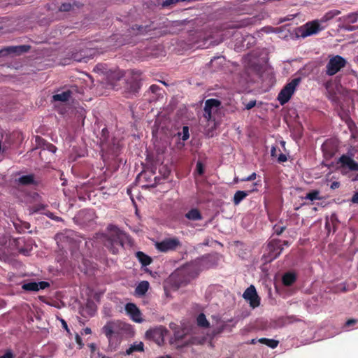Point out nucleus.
Wrapping results in <instances>:
<instances>
[{
    "label": "nucleus",
    "instance_id": "f257e3e1",
    "mask_svg": "<svg viewBox=\"0 0 358 358\" xmlns=\"http://www.w3.org/2000/svg\"><path fill=\"white\" fill-rule=\"evenodd\" d=\"M105 246L113 253L117 254L123 247L124 241L127 238V234L113 225L107 228V233L104 236Z\"/></svg>",
    "mask_w": 358,
    "mask_h": 358
},
{
    "label": "nucleus",
    "instance_id": "f03ea898",
    "mask_svg": "<svg viewBox=\"0 0 358 358\" xmlns=\"http://www.w3.org/2000/svg\"><path fill=\"white\" fill-rule=\"evenodd\" d=\"M326 25H322L319 20H314L306 22L298 28L296 34L301 38L316 35L326 28Z\"/></svg>",
    "mask_w": 358,
    "mask_h": 358
},
{
    "label": "nucleus",
    "instance_id": "7ed1b4c3",
    "mask_svg": "<svg viewBox=\"0 0 358 358\" xmlns=\"http://www.w3.org/2000/svg\"><path fill=\"white\" fill-rule=\"evenodd\" d=\"M220 101L210 99L206 101L203 112V118L208 122V126L215 127V115L219 110Z\"/></svg>",
    "mask_w": 358,
    "mask_h": 358
},
{
    "label": "nucleus",
    "instance_id": "20e7f679",
    "mask_svg": "<svg viewBox=\"0 0 358 358\" xmlns=\"http://www.w3.org/2000/svg\"><path fill=\"white\" fill-rule=\"evenodd\" d=\"M347 64L345 58L340 55H330L326 64L325 73L327 76H332L339 72Z\"/></svg>",
    "mask_w": 358,
    "mask_h": 358
},
{
    "label": "nucleus",
    "instance_id": "39448f33",
    "mask_svg": "<svg viewBox=\"0 0 358 358\" xmlns=\"http://www.w3.org/2000/svg\"><path fill=\"white\" fill-rule=\"evenodd\" d=\"M300 81L301 79L299 78L293 79L280 92L278 96V100L281 105H284L289 101L296 90L297 85L300 83Z\"/></svg>",
    "mask_w": 358,
    "mask_h": 358
},
{
    "label": "nucleus",
    "instance_id": "423d86ee",
    "mask_svg": "<svg viewBox=\"0 0 358 358\" xmlns=\"http://www.w3.org/2000/svg\"><path fill=\"white\" fill-rule=\"evenodd\" d=\"M167 329L162 326L151 329L145 332V337L155 342L158 345H162L164 341V337L167 334Z\"/></svg>",
    "mask_w": 358,
    "mask_h": 358
},
{
    "label": "nucleus",
    "instance_id": "0eeeda50",
    "mask_svg": "<svg viewBox=\"0 0 358 358\" xmlns=\"http://www.w3.org/2000/svg\"><path fill=\"white\" fill-rule=\"evenodd\" d=\"M125 88L129 95L138 92L140 88V74L138 72L128 73Z\"/></svg>",
    "mask_w": 358,
    "mask_h": 358
},
{
    "label": "nucleus",
    "instance_id": "6e6552de",
    "mask_svg": "<svg viewBox=\"0 0 358 358\" xmlns=\"http://www.w3.org/2000/svg\"><path fill=\"white\" fill-rule=\"evenodd\" d=\"M124 324L120 320H111L103 327L102 331L110 341L114 334H118L123 329Z\"/></svg>",
    "mask_w": 358,
    "mask_h": 358
},
{
    "label": "nucleus",
    "instance_id": "1a4fd4ad",
    "mask_svg": "<svg viewBox=\"0 0 358 358\" xmlns=\"http://www.w3.org/2000/svg\"><path fill=\"white\" fill-rule=\"evenodd\" d=\"M179 246H180V242L177 238H166L155 243L156 248L163 252L174 250Z\"/></svg>",
    "mask_w": 358,
    "mask_h": 358
},
{
    "label": "nucleus",
    "instance_id": "9d476101",
    "mask_svg": "<svg viewBox=\"0 0 358 358\" xmlns=\"http://www.w3.org/2000/svg\"><path fill=\"white\" fill-rule=\"evenodd\" d=\"M243 298L249 302L250 306L255 308L259 306L260 299L257 295L255 286L250 285L243 294Z\"/></svg>",
    "mask_w": 358,
    "mask_h": 358
},
{
    "label": "nucleus",
    "instance_id": "9b49d317",
    "mask_svg": "<svg viewBox=\"0 0 358 358\" xmlns=\"http://www.w3.org/2000/svg\"><path fill=\"white\" fill-rule=\"evenodd\" d=\"M125 311L131 319L137 323L143 322L142 314L138 308L133 303H128L125 306Z\"/></svg>",
    "mask_w": 358,
    "mask_h": 358
},
{
    "label": "nucleus",
    "instance_id": "f8f14e48",
    "mask_svg": "<svg viewBox=\"0 0 358 358\" xmlns=\"http://www.w3.org/2000/svg\"><path fill=\"white\" fill-rule=\"evenodd\" d=\"M49 286V283L45 281L38 282H30L22 285V287L26 291H38L44 289Z\"/></svg>",
    "mask_w": 358,
    "mask_h": 358
},
{
    "label": "nucleus",
    "instance_id": "ddd939ff",
    "mask_svg": "<svg viewBox=\"0 0 358 358\" xmlns=\"http://www.w3.org/2000/svg\"><path fill=\"white\" fill-rule=\"evenodd\" d=\"M339 162L351 171H358V163L350 157L343 155L340 157Z\"/></svg>",
    "mask_w": 358,
    "mask_h": 358
},
{
    "label": "nucleus",
    "instance_id": "4468645a",
    "mask_svg": "<svg viewBox=\"0 0 358 358\" xmlns=\"http://www.w3.org/2000/svg\"><path fill=\"white\" fill-rule=\"evenodd\" d=\"M15 182L21 185H29L36 183L34 174L22 176L15 180Z\"/></svg>",
    "mask_w": 358,
    "mask_h": 358
},
{
    "label": "nucleus",
    "instance_id": "2eb2a0df",
    "mask_svg": "<svg viewBox=\"0 0 358 358\" xmlns=\"http://www.w3.org/2000/svg\"><path fill=\"white\" fill-rule=\"evenodd\" d=\"M29 47L27 45L10 46L0 51V54H2L4 52H6L7 54H20L22 52H27L29 50Z\"/></svg>",
    "mask_w": 358,
    "mask_h": 358
},
{
    "label": "nucleus",
    "instance_id": "dca6fc26",
    "mask_svg": "<svg viewBox=\"0 0 358 358\" xmlns=\"http://www.w3.org/2000/svg\"><path fill=\"white\" fill-rule=\"evenodd\" d=\"M341 14V11L338 10H331L327 12L319 20L322 25H324L325 23L334 19L335 17Z\"/></svg>",
    "mask_w": 358,
    "mask_h": 358
},
{
    "label": "nucleus",
    "instance_id": "f3484780",
    "mask_svg": "<svg viewBox=\"0 0 358 358\" xmlns=\"http://www.w3.org/2000/svg\"><path fill=\"white\" fill-rule=\"evenodd\" d=\"M150 287V284L148 281H141L136 287L135 294L138 296H143L145 294Z\"/></svg>",
    "mask_w": 358,
    "mask_h": 358
},
{
    "label": "nucleus",
    "instance_id": "a211bd4d",
    "mask_svg": "<svg viewBox=\"0 0 358 358\" xmlns=\"http://www.w3.org/2000/svg\"><path fill=\"white\" fill-rule=\"evenodd\" d=\"M71 96V92L69 90H66L64 92H62L59 94H56L53 95L52 99L55 101H59L62 103H65L69 100V99Z\"/></svg>",
    "mask_w": 358,
    "mask_h": 358
},
{
    "label": "nucleus",
    "instance_id": "6ab92c4d",
    "mask_svg": "<svg viewBox=\"0 0 358 358\" xmlns=\"http://www.w3.org/2000/svg\"><path fill=\"white\" fill-rule=\"evenodd\" d=\"M144 351V344L143 342H134L132 343L130 347L126 350V355H130L134 352H143Z\"/></svg>",
    "mask_w": 358,
    "mask_h": 358
},
{
    "label": "nucleus",
    "instance_id": "aec40b11",
    "mask_svg": "<svg viewBox=\"0 0 358 358\" xmlns=\"http://www.w3.org/2000/svg\"><path fill=\"white\" fill-rule=\"evenodd\" d=\"M185 217L189 220L196 221L201 220L202 219V216L199 210L196 208H193L188 211L185 214Z\"/></svg>",
    "mask_w": 358,
    "mask_h": 358
},
{
    "label": "nucleus",
    "instance_id": "412c9836",
    "mask_svg": "<svg viewBox=\"0 0 358 358\" xmlns=\"http://www.w3.org/2000/svg\"><path fill=\"white\" fill-rule=\"evenodd\" d=\"M247 191H237L234 196L233 202L235 205H238L250 193Z\"/></svg>",
    "mask_w": 358,
    "mask_h": 358
},
{
    "label": "nucleus",
    "instance_id": "4be33fe9",
    "mask_svg": "<svg viewBox=\"0 0 358 358\" xmlns=\"http://www.w3.org/2000/svg\"><path fill=\"white\" fill-rule=\"evenodd\" d=\"M136 256L141 263L142 266H148L152 262V259L143 252H137Z\"/></svg>",
    "mask_w": 358,
    "mask_h": 358
},
{
    "label": "nucleus",
    "instance_id": "5701e85b",
    "mask_svg": "<svg viewBox=\"0 0 358 358\" xmlns=\"http://www.w3.org/2000/svg\"><path fill=\"white\" fill-rule=\"evenodd\" d=\"M296 280V276L294 273H287L282 277V282L285 285L289 286L293 284Z\"/></svg>",
    "mask_w": 358,
    "mask_h": 358
},
{
    "label": "nucleus",
    "instance_id": "b1692460",
    "mask_svg": "<svg viewBox=\"0 0 358 358\" xmlns=\"http://www.w3.org/2000/svg\"><path fill=\"white\" fill-rule=\"evenodd\" d=\"M258 341L261 343L266 345L267 346L270 347L272 349L275 348L279 343L278 341L274 339H268L266 338H262L259 339Z\"/></svg>",
    "mask_w": 358,
    "mask_h": 358
},
{
    "label": "nucleus",
    "instance_id": "393cba45",
    "mask_svg": "<svg viewBox=\"0 0 358 358\" xmlns=\"http://www.w3.org/2000/svg\"><path fill=\"white\" fill-rule=\"evenodd\" d=\"M358 20V13H352L340 18V20L348 23H355Z\"/></svg>",
    "mask_w": 358,
    "mask_h": 358
},
{
    "label": "nucleus",
    "instance_id": "a878e982",
    "mask_svg": "<svg viewBox=\"0 0 358 358\" xmlns=\"http://www.w3.org/2000/svg\"><path fill=\"white\" fill-rule=\"evenodd\" d=\"M305 199L310 200L311 201H315V200H320L321 197L320 196V191L318 190H314L309 193H308L306 196L304 197Z\"/></svg>",
    "mask_w": 358,
    "mask_h": 358
},
{
    "label": "nucleus",
    "instance_id": "bb28decb",
    "mask_svg": "<svg viewBox=\"0 0 358 358\" xmlns=\"http://www.w3.org/2000/svg\"><path fill=\"white\" fill-rule=\"evenodd\" d=\"M196 321L199 327H208L209 326V322L203 313H201L198 315Z\"/></svg>",
    "mask_w": 358,
    "mask_h": 358
},
{
    "label": "nucleus",
    "instance_id": "cd10ccee",
    "mask_svg": "<svg viewBox=\"0 0 358 358\" xmlns=\"http://www.w3.org/2000/svg\"><path fill=\"white\" fill-rule=\"evenodd\" d=\"M185 333L183 331H175L174 337L171 339V342L173 343L174 341H179L183 338Z\"/></svg>",
    "mask_w": 358,
    "mask_h": 358
},
{
    "label": "nucleus",
    "instance_id": "c85d7f7f",
    "mask_svg": "<svg viewBox=\"0 0 358 358\" xmlns=\"http://www.w3.org/2000/svg\"><path fill=\"white\" fill-rule=\"evenodd\" d=\"M201 265V261H195L192 262L191 264L188 265L187 267V271H190L194 268H197Z\"/></svg>",
    "mask_w": 358,
    "mask_h": 358
},
{
    "label": "nucleus",
    "instance_id": "c756f323",
    "mask_svg": "<svg viewBox=\"0 0 358 358\" xmlns=\"http://www.w3.org/2000/svg\"><path fill=\"white\" fill-rule=\"evenodd\" d=\"M261 31L264 32L266 34L274 33V31H277L274 29V27L271 26H266L261 29Z\"/></svg>",
    "mask_w": 358,
    "mask_h": 358
},
{
    "label": "nucleus",
    "instance_id": "7c9ffc66",
    "mask_svg": "<svg viewBox=\"0 0 358 358\" xmlns=\"http://www.w3.org/2000/svg\"><path fill=\"white\" fill-rule=\"evenodd\" d=\"M189 129H188V127H184L183 129H182V139L183 141H186L189 138Z\"/></svg>",
    "mask_w": 358,
    "mask_h": 358
},
{
    "label": "nucleus",
    "instance_id": "2f4dec72",
    "mask_svg": "<svg viewBox=\"0 0 358 358\" xmlns=\"http://www.w3.org/2000/svg\"><path fill=\"white\" fill-rule=\"evenodd\" d=\"M71 8V5L70 3H65L62 4V6L59 8V10L69 11V10H70Z\"/></svg>",
    "mask_w": 358,
    "mask_h": 358
},
{
    "label": "nucleus",
    "instance_id": "473e14b6",
    "mask_svg": "<svg viewBox=\"0 0 358 358\" xmlns=\"http://www.w3.org/2000/svg\"><path fill=\"white\" fill-rule=\"evenodd\" d=\"M256 105V101L255 100H251L248 101V103H245V108L247 110H250L252 108Z\"/></svg>",
    "mask_w": 358,
    "mask_h": 358
},
{
    "label": "nucleus",
    "instance_id": "72a5a7b5",
    "mask_svg": "<svg viewBox=\"0 0 358 358\" xmlns=\"http://www.w3.org/2000/svg\"><path fill=\"white\" fill-rule=\"evenodd\" d=\"M186 22V21L183 20V21H174L172 22V27H182L185 23Z\"/></svg>",
    "mask_w": 358,
    "mask_h": 358
},
{
    "label": "nucleus",
    "instance_id": "f704fd0d",
    "mask_svg": "<svg viewBox=\"0 0 358 358\" xmlns=\"http://www.w3.org/2000/svg\"><path fill=\"white\" fill-rule=\"evenodd\" d=\"M247 24H248V22H245V20H243V21H241L240 22L235 24L234 25L232 26V27L233 28H240V27H245Z\"/></svg>",
    "mask_w": 358,
    "mask_h": 358
},
{
    "label": "nucleus",
    "instance_id": "c9c22d12",
    "mask_svg": "<svg viewBox=\"0 0 358 358\" xmlns=\"http://www.w3.org/2000/svg\"><path fill=\"white\" fill-rule=\"evenodd\" d=\"M196 171H197L198 173L200 174V175L203 173V169L202 164L201 162H197V164H196Z\"/></svg>",
    "mask_w": 358,
    "mask_h": 358
},
{
    "label": "nucleus",
    "instance_id": "e433bc0d",
    "mask_svg": "<svg viewBox=\"0 0 358 358\" xmlns=\"http://www.w3.org/2000/svg\"><path fill=\"white\" fill-rule=\"evenodd\" d=\"M14 356L11 351H7L3 355L1 356L0 358H13Z\"/></svg>",
    "mask_w": 358,
    "mask_h": 358
},
{
    "label": "nucleus",
    "instance_id": "4c0bfd02",
    "mask_svg": "<svg viewBox=\"0 0 358 358\" xmlns=\"http://www.w3.org/2000/svg\"><path fill=\"white\" fill-rule=\"evenodd\" d=\"M256 173H252L250 176H249L248 177H247L245 179H243L242 180L243 181H250V180H253L256 178Z\"/></svg>",
    "mask_w": 358,
    "mask_h": 358
},
{
    "label": "nucleus",
    "instance_id": "58836bf2",
    "mask_svg": "<svg viewBox=\"0 0 358 358\" xmlns=\"http://www.w3.org/2000/svg\"><path fill=\"white\" fill-rule=\"evenodd\" d=\"M287 160V156L284 154H280L278 157V161L279 162H285Z\"/></svg>",
    "mask_w": 358,
    "mask_h": 358
},
{
    "label": "nucleus",
    "instance_id": "ea45409f",
    "mask_svg": "<svg viewBox=\"0 0 358 358\" xmlns=\"http://www.w3.org/2000/svg\"><path fill=\"white\" fill-rule=\"evenodd\" d=\"M351 201L353 203H358V191L355 192V194L352 196Z\"/></svg>",
    "mask_w": 358,
    "mask_h": 358
},
{
    "label": "nucleus",
    "instance_id": "a19ab883",
    "mask_svg": "<svg viewBox=\"0 0 358 358\" xmlns=\"http://www.w3.org/2000/svg\"><path fill=\"white\" fill-rule=\"evenodd\" d=\"M343 29L346 31H352L357 29V27L355 26L348 25L343 27Z\"/></svg>",
    "mask_w": 358,
    "mask_h": 358
},
{
    "label": "nucleus",
    "instance_id": "79ce46f5",
    "mask_svg": "<svg viewBox=\"0 0 358 358\" xmlns=\"http://www.w3.org/2000/svg\"><path fill=\"white\" fill-rule=\"evenodd\" d=\"M159 89V87L155 85H152L150 87V91L153 93H157Z\"/></svg>",
    "mask_w": 358,
    "mask_h": 358
},
{
    "label": "nucleus",
    "instance_id": "37998d69",
    "mask_svg": "<svg viewBox=\"0 0 358 358\" xmlns=\"http://www.w3.org/2000/svg\"><path fill=\"white\" fill-rule=\"evenodd\" d=\"M45 208V205L41 204L35 207V209H34V212H37L41 209H44Z\"/></svg>",
    "mask_w": 358,
    "mask_h": 358
},
{
    "label": "nucleus",
    "instance_id": "c03bdc74",
    "mask_svg": "<svg viewBox=\"0 0 358 358\" xmlns=\"http://www.w3.org/2000/svg\"><path fill=\"white\" fill-rule=\"evenodd\" d=\"M356 322H357V320H355L354 319L348 320L346 322V326H350V325L355 324Z\"/></svg>",
    "mask_w": 358,
    "mask_h": 358
},
{
    "label": "nucleus",
    "instance_id": "a18cd8bd",
    "mask_svg": "<svg viewBox=\"0 0 358 358\" xmlns=\"http://www.w3.org/2000/svg\"><path fill=\"white\" fill-rule=\"evenodd\" d=\"M339 186H340V183L338 182H333L332 184L331 185V188L336 189V188L339 187Z\"/></svg>",
    "mask_w": 358,
    "mask_h": 358
},
{
    "label": "nucleus",
    "instance_id": "49530a36",
    "mask_svg": "<svg viewBox=\"0 0 358 358\" xmlns=\"http://www.w3.org/2000/svg\"><path fill=\"white\" fill-rule=\"evenodd\" d=\"M271 155L272 157H275L276 155V148L273 146L271 150Z\"/></svg>",
    "mask_w": 358,
    "mask_h": 358
},
{
    "label": "nucleus",
    "instance_id": "de8ad7c7",
    "mask_svg": "<svg viewBox=\"0 0 358 358\" xmlns=\"http://www.w3.org/2000/svg\"><path fill=\"white\" fill-rule=\"evenodd\" d=\"M169 327L171 329H173L174 331H177V325L175 323H170Z\"/></svg>",
    "mask_w": 358,
    "mask_h": 358
},
{
    "label": "nucleus",
    "instance_id": "09e8293b",
    "mask_svg": "<svg viewBox=\"0 0 358 358\" xmlns=\"http://www.w3.org/2000/svg\"><path fill=\"white\" fill-rule=\"evenodd\" d=\"M48 149L50 151H51L52 152H55L56 151V148L55 146L52 145H50L49 147H48Z\"/></svg>",
    "mask_w": 358,
    "mask_h": 358
},
{
    "label": "nucleus",
    "instance_id": "8fccbe9b",
    "mask_svg": "<svg viewBox=\"0 0 358 358\" xmlns=\"http://www.w3.org/2000/svg\"><path fill=\"white\" fill-rule=\"evenodd\" d=\"M84 331H85V334H91V329H90V328H88V327L85 328V329H84Z\"/></svg>",
    "mask_w": 358,
    "mask_h": 358
},
{
    "label": "nucleus",
    "instance_id": "3c124183",
    "mask_svg": "<svg viewBox=\"0 0 358 358\" xmlns=\"http://www.w3.org/2000/svg\"><path fill=\"white\" fill-rule=\"evenodd\" d=\"M274 29L277 31H274V33H276V34L280 33L282 31V29L280 27H276V28H274Z\"/></svg>",
    "mask_w": 358,
    "mask_h": 358
},
{
    "label": "nucleus",
    "instance_id": "603ef678",
    "mask_svg": "<svg viewBox=\"0 0 358 358\" xmlns=\"http://www.w3.org/2000/svg\"><path fill=\"white\" fill-rule=\"evenodd\" d=\"M62 325H63L64 328H65L66 329H67V324H66V322L64 320H62Z\"/></svg>",
    "mask_w": 358,
    "mask_h": 358
},
{
    "label": "nucleus",
    "instance_id": "864d4df0",
    "mask_svg": "<svg viewBox=\"0 0 358 358\" xmlns=\"http://www.w3.org/2000/svg\"><path fill=\"white\" fill-rule=\"evenodd\" d=\"M76 341L77 343L81 345V339L78 336H76Z\"/></svg>",
    "mask_w": 358,
    "mask_h": 358
},
{
    "label": "nucleus",
    "instance_id": "5fc2aeb1",
    "mask_svg": "<svg viewBox=\"0 0 358 358\" xmlns=\"http://www.w3.org/2000/svg\"><path fill=\"white\" fill-rule=\"evenodd\" d=\"M74 59H75V60H76V61H78V62H81V61H82V59H81L78 58V57H74Z\"/></svg>",
    "mask_w": 358,
    "mask_h": 358
},
{
    "label": "nucleus",
    "instance_id": "6e6d98bb",
    "mask_svg": "<svg viewBox=\"0 0 358 358\" xmlns=\"http://www.w3.org/2000/svg\"><path fill=\"white\" fill-rule=\"evenodd\" d=\"M352 180H354V181H355V180H358V173L357 174V176H355V178L352 179Z\"/></svg>",
    "mask_w": 358,
    "mask_h": 358
},
{
    "label": "nucleus",
    "instance_id": "4d7b16f0",
    "mask_svg": "<svg viewBox=\"0 0 358 358\" xmlns=\"http://www.w3.org/2000/svg\"><path fill=\"white\" fill-rule=\"evenodd\" d=\"M250 343H252V344H255V343H256V340H255V339H252V340L251 341Z\"/></svg>",
    "mask_w": 358,
    "mask_h": 358
},
{
    "label": "nucleus",
    "instance_id": "13d9d810",
    "mask_svg": "<svg viewBox=\"0 0 358 358\" xmlns=\"http://www.w3.org/2000/svg\"><path fill=\"white\" fill-rule=\"evenodd\" d=\"M161 358H171V357L166 355V356L162 357Z\"/></svg>",
    "mask_w": 358,
    "mask_h": 358
},
{
    "label": "nucleus",
    "instance_id": "bf43d9fd",
    "mask_svg": "<svg viewBox=\"0 0 358 358\" xmlns=\"http://www.w3.org/2000/svg\"><path fill=\"white\" fill-rule=\"evenodd\" d=\"M199 271H200V270H197V271H196V272H195V274H194V275H192V276L194 277V276L198 274V273H199Z\"/></svg>",
    "mask_w": 358,
    "mask_h": 358
},
{
    "label": "nucleus",
    "instance_id": "052dcab7",
    "mask_svg": "<svg viewBox=\"0 0 358 358\" xmlns=\"http://www.w3.org/2000/svg\"><path fill=\"white\" fill-rule=\"evenodd\" d=\"M36 141H42V139L40 137H37Z\"/></svg>",
    "mask_w": 358,
    "mask_h": 358
},
{
    "label": "nucleus",
    "instance_id": "680f3d73",
    "mask_svg": "<svg viewBox=\"0 0 358 358\" xmlns=\"http://www.w3.org/2000/svg\"><path fill=\"white\" fill-rule=\"evenodd\" d=\"M284 244H285V245H288V243H287V241H285V242H284Z\"/></svg>",
    "mask_w": 358,
    "mask_h": 358
},
{
    "label": "nucleus",
    "instance_id": "e2e57ef3",
    "mask_svg": "<svg viewBox=\"0 0 358 358\" xmlns=\"http://www.w3.org/2000/svg\"><path fill=\"white\" fill-rule=\"evenodd\" d=\"M104 358H108V357H104Z\"/></svg>",
    "mask_w": 358,
    "mask_h": 358
}]
</instances>
